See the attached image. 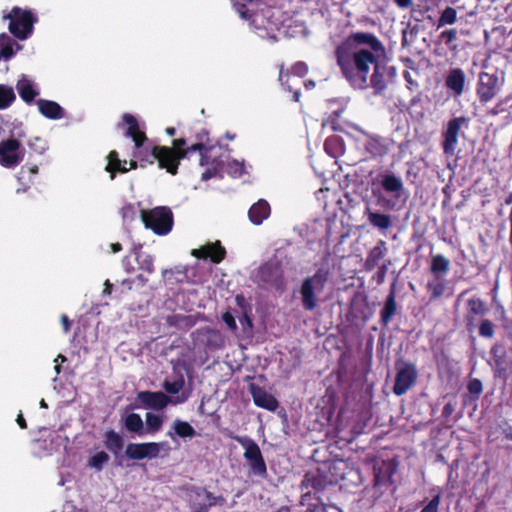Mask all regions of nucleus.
<instances>
[{
    "instance_id": "obj_52",
    "label": "nucleus",
    "mask_w": 512,
    "mask_h": 512,
    "mask_svg": "<svg viewBox=\"0 0 512 512\" xmlns=\"http://www.w3.org/2000/svg\"><path fill=\"white\" fill-rule=\"evenodd\" d=\"M291 73L298 77H304L308 73V66L302 61L297 62L292 66Z\"/></svg>"
},
{
    "instance_id": "obj_7",
    "label": "nucleus",
    "mask_w": 512,
    "mask_h": 512,
    "mask_svg": "<svg viewBox=\"0 0 512 512\" xmlns=\"http://www.w3.org/2000/svg\"><path fill=\"white\" fill-rule=\"evenodd\" d=\"M396 377L393 393L397 396L405 394L416 382L418 371L415 364L398 360L395 363Z\"/></svg>"
},
{
    "instance_id": "obj_33",
    "label": "nucleus",
    "mask_w": 512,
    "mask_h": 512,
    "mask_svg": "<svg viewBox=\"0 0 512 512\" xmlns=\"http://www.w3.org/2000/svg\"><path fill=\"white\" fill-rule=\"evenodd\" d=\"M396 300H395V292L391 290L386 301L385 305L381 311V321L383 324H388L391 318L396 313Z\"/></svg>"
},
{
    "instance_id": "obj_49",
    "label": "nucleus",
    "mask_w": 512,
    "mask_h": 512,
    "mask_svg": "<svg viewBox=\"0 0 512 512\" xmlns=\"http://www.w3.org/2000/svg\"><path fill=\"white\" fill-rule=\"evenodd\" d=\"M494 327V324L490 320H482L479 326L480 336L485 338H492L494 336Z\"/></svg>"
},
{
    "instance_id": "obj_21",
    "label": "nucleus",
    "mask_w": 512,
    "mask_h": 512,
    "mask_svg": "<svg viewBox=\"0 0 512 512\" xmlns=\"http://www.w3.org/2000/svg\"><path fill=\"white\" fill-rule=\"evenodd\" d=\"M320 278V270H317L312 278H307L304 280L301 288L303 306L307 310H312L316 306L314 288L312 285L313 281H316Z\"/></svg>"
},
{
    "instance_id": "obj_3",
    "label": "nucleus",
    "mask_w": 512,
    "mask_h": 512,
    "mask_svg": "<svg viewBox=\"0 0 512 512\" xmlns=\"http://www.w3.org/2000/svg\"><path fill=\"white\" fill-rule=\"evenodd\" d=\"M244 449L243 457L246 460L252 475L266 479L268 477L267 465L257 442L249 436H232Z\"/></svg>"
},
{
    "instance_id": "obj_32",
    "label": "nucleus",
    "mask_w": 512,
    "mask_h": 512,
    "mask_svg": "<svg viewBox=\"0 0 512 512\" xmlns=\"http://www.w3.org/2000/svg\"><path fill=\"white\" fill-rule=\"evenodd\" d=\"M449 267L450 262L443 255L439 254L432 257L430 270L437 278L444 276Z\"/></svg>"
},
{
    "instance_id": "obj_27",
    "label": "nucleus",
    "mask_w": 512,
    "mask_h": 512,
    "mask_svg": "<svg viewBox=\"0 0 512 512\" xmlns=\"http://www.w3.org/2000/svg\"><path fill=\"white\" fill-rule=\"evenodd\" d=\"M195 315L173 314L167 318V323L171 327H175L182 331H188L197 323Z\"/></svg>"
},
{
    "instance_id": "obj_51",
    "label": "nucleus",
    "mask_w": 512,
    "mask_h": 512,
    "mask_svg": "<svg viewBox=\"0 0 512 512\" xmlns=\"http://www.w3.org/2000/svg\"><path fill=\"white\" fill-rule=\"evenodd\" d=\"M467 389L470 394L475 396V399H478L483 390L482 382L479 379H471L467 385Z\"/></svg>"
},
{
    "instance_id": "obj_20",
    "label": "nucleus",
    "mask_w": 512,
    "mask_h": 512,
    "mask_svg": "<svg viewBox=\"0 0 512 512\" xmlns=\"http://www.w3.org/2000/svg\"><path fill=\"white\" fill-rule=\"evenodd\" d=\"M270 212L269 203L264 199H260L250 207L248 217L254 225H260L270 216Z\"/></svg>"
},
{
    "instance_id": "obj_57",
    "label": "nucleus",
    "mask_w": 512,
    "mask_h": 512,
    "mask_svg": "<svg viewBox=\"0 0 512 512\" xmlns=\"http://www.w3.org/2000/svg\"><path fill=\"white\" fill-rule=\"evenodd\" d=\"M21 173L25 174L28 173L30 175H36L38 173V166L36 164L32 163H26L21 167Z\"/></svg>"
},
{
    "instance_id": "obj_41",
    "label": "nucleus",
    "mask_w": 512,
    "mask_h": 512,
    "mask_svg": "<svg viewBox=\"0 0 512 512\" xmlns=\"http://www.w3.org/2000/svg\"><path fill=\"white\" fill-rule=\"evenodd\" d=\"M108 164L106 166V171L110 173V178L113 180L116 176V173L121 165V160L119 159L118 152L112 150L108 154Z\"/></svg>"
},
{
    "instance_id": "obj_35",
    "label": "nucleus",
    "mask_w": 512,
    "mask_h": 512,
    "mask_svg": "<svg viewBox=\"0 0 512 512\" xmlns=\"http://www.w3.org/2000/svg\"><path fill=\"white\" fill-rule=\"evenodd\" d=\"M136 261L140 270L152 274L155 271L154 257L150 254L137 252Z\"/></svg>"
},
{
    "instance_id": "obj_59",
    "label": "nucleus",
    "mask_w": 512,
    "mask_h": 512,
    "mask_svg": "<svg viewBox=\"0 0 512 512\" xmlns=\"http://www.w3.org/2000/svg\"><path fill=\"white\" fill-rule=\"evenodd\" d=\"M454 410H455V406L453 403H451V402L446 403L442 410L443 417H446V418L450 417L453 414Z\"/></svg>"
},
{
    "instance_id": "obj_38",
    "label": "nucleus",
    "mask_w": 512,
    "mask_h": 512,
    "mask_svg": "<svg viewBox=\"0 0 512 512\" xmlns=\"http://www.w3.org/2000/svg\"><path fill=\"white\" fill-rule=\"evenodd\" d=\"M279 277L278 268L272 265H264L259 270V278L262 282L272 284Z\"/></svg>"
},
{
    "instance_id": "obj_48",
    "label": "nucleus",
    "mask_w": 512,
    "mask_h": 512,
    "mask_svg": "<svg viewBox=\"0 0 512 512\" xmlns=\"http://www.w3.org/2000/svg\"><path fill=\"white\" fill-rule=\"evenodd\" d=\"M121 216L124 222H132L136 219L137 210L131 203L124 205L121 208Z\"/></svg>"
},
{
    "instance_id": "obj_53",
    "label": "nucleus",
    "mask_w": 512,
    "mask_h": 512,
    "mask_svg": "<svg viewBox=\"0 0 512 512\" xmlns=\"http://www.w3.org/2000/svg\"><path fill=\"white\" fill-rule=\"evenodd\" d=\"M440 494H437L432 500L421 510V512H438L440 504Z\"/></svg>"
},
{
    "instance_id": "obj_12",
    "label": "nucleus",
    "mask_w": 512,
    "mask_h": 512,
    "mask_svg": "<svg viewBox=\"0 0 512 512\" xmlns=\"http://www.w3.org/2000/svg\"><path fill=\"white\" fill-rule=\"evenodd\" d=\"M491 355L495 367V375L506 377L508 370L512 368V359L507 355L505 347L501 344H494L491 348Z\"/></svg>"
},
{
    "instance_id": "obj_46",
    "label": "nucleus",
    "mask_w": 512,
    "mask_h": 512,
    "mask_svg": "<svg viewBox=\"0 0 512 512\" xmlns=\"http://www.w3.org/2000/svg\"><path fill=\"white\" fill-rule=\"evenodd\" d=\"M204 494L206 499L209 500L208 505H204L201 507V510L207 511L209 507L216 506V505H224L226 502V499L222 495L215 496L212 492L208 490H204Z\"/></svg>"
},
{
    "instance_id": "obj_60",
    "label": "nucleus",
    "mask_w": 512,
    "mask_h": 512,
    "mask_svg": "<svg viewBox=\"0 0 512 512\" xmlns=\"http://www.w3.org/2000/svg\"><path fill=\"white\" fill-rule=\"evenodd\" d=\"M61 324L63 326V330L65 333L69 332L71 329V321L66 314H62L60 317Z\"/></svg>"
},
{
    "instance_id": "obj_15",
    "label": "nucleus",
    "mask_w": 512,
    "mask_h": 512,
    "mask_svg": "<svg viewBox=\"0 0 512 512\" xmlns=\"http://www.w3.org/2000/svg\"><path fill=\"white\" fill-rule=\"evenodd\" d=\"M191 255L198 259H210L213 263H220L226 256V250L219 241L207 244L199 249H193Z\"/></svg>"
},
{
    "instance_id": "obj_28",
    "label": "nucleus",
    "mask_w": 512,
    "mask_h": 512,
    "mask_svg": "<svg viewBox=\"0 0 512 512\" xmlns=\"http://www.w3.org/2000/svg\"><path fill=\"white\" fill-rule=\"evenodd\" d=\"M173 430L174 432L169 431L167 433V435L173 440L175 439L174 435L180 438H193L196 435L195 429L189 422L179 419H176L173 422Z\"/></svg>"
},
{
    "instance_id": "obj_25",
    "label": "nucleus",
    "mask_w": 512,
    "mask_h": 512,
    "mask_svg": "<svg viewBox=\"0 0 512 512\" xmlns=\"http://www.w3.org/2000/svg\"><path fill=\"white\" fill-rule=\"evenodd\" d=\"M388 249L384 240H379L375 247H373L367 255L365 260V269L367 271L373 270L378 266L379 261L386 255Z\"/></svg>"
},
{
    "instance_id": "obj_8",
    "label": "nucleus",
    "mask_w": 512,
    "mask_h": 512,
    "mask_svg": "<svg viewBox=\"0 0 512 512\" xmlns=\"http://www.w3.org/2000/svg\"><path fill=\"white\" fill-rule=\"evenodd\" d=\"M503 83L504 78H499L496 74L479 73L476 91L480 102L487 103L491 101L497 95Z\"/></svg>"
},
{
    "instance_id": "obj_11",
    "label": "nucleus",
    "mask_w": 512,
    "mask_h": 512,
    "mask_svg": "<svg viewBox=\"0 0 512 512\" xmlns=\"http://www.w3.org/2000/svg\"><path fill=\"white\" fill-rule=\"evenodd\" d=\"M196 143L191 145H187L186 149L183 150L186 153V157L192 152H199L200 160L199 164L201 166H205L210 164V158L212 155V151L214 150V146L209 144V134L205 129H202L199 133L196 134Z\"/></svg>"
},
{
    "instance_id": "obj_14",
    "label": "nucleus",
    "mask_w": 512,
    "mask_h": 512,
    "mask_svg": "<svg viewBox=\"0 0 512 512\" xmlns=\"http://www.w3.org/2000/svg\"><path fill=\"white\" fill-rule=\"evenodd\" d=\"M137 400H139L145 408L154 410H162L170 402V398L161 391H140L137 394Z\"/></svg>"
},
{
    "instance_id": "obj_45",
    "label": "nucleus",
    "mask_w": 512,
    "mask_h": 512,
    "mask_svg": "<svg viewBox=\"0 0 512 512\" xmlns=\"http://www.w3.org/2000/svg\"><path fill=\"white\" fill-rule=\"evenodd\" d=\"M255 0H234L235 6H238V11L242 18L250 19L253 15V12L247 8L248 5L254 6Z\"/></svg>"
},
{
    "instance_id": "obj_62",
    "label": "nucleus",
    "mask_w": 512,
    "mask_h": 512,
    "mask_svg": "<svg viewBox=\"0 0 512 512\" xmlns=\"http://www.w3.org/2000/svg\"><path fill=\"white\" fill-rule=\"evenodd\" d=\"M378 201L383 207L388 209H392L395 206V203L393 201L386 199L383 195H380L378 197Z\"/></svg>"
},
{
    "instance_id": "obj_1",
    "label": "nucleus",
    "mask_w": 512,
    "mask_h": 512,
    "mask_svg": "<svg viewBox=\"0 0 512 512\" xmlns=\"http://www.w3.org/2000/svg\"><path fill=\"white\" fill-rule=\"evenodd\" d=\"M384 53L380 40L366 32L351 34L336 50L337 62L350 84L358 89L371 86L375 94L385 90L393 76L394 68L379 62Z\"/></svg>"
},
{
    "instance_id": "obj_36",
    "label": "nucleus",
    "mask_w": 512,
    "mask_h": 512,
    "mask_svg": "<svg viewBox=\"0 0 512 512\" xmlns=\"http://www.w3.org/2000/svg\"><path fill=\"white\" fill-rule=\"evenodd\" d=\"M29 158L33 155H43L48 149L47 141L39 136L33 137L28 141Z\"/></svg>"
},
{
    "instance_id": "obj_16",
    "label": "nucleus",
    "mask_w": 512,
    "mask_h": 512,
    "mask_svg": "<svg viewBox=\"0 0 512 512\" xmlns=\"http://www.w3.org/2000/svg\"><path fill=\"white\" fill-rule=\"evenodd\" d=\"M289 13V11L282 12L279 8L267 9L262 15L264 28L268 31L279 29L289 19Z\"/></svg>"
},
{
    "instance_id": "obj_43",
    "label": "nucleus",
    "mask_w": 512,
    "mask_h": 512,
    "mask_svg": "<svg viewBox=\"0 0 512 512\" xmlns=\"http://www.w3.org/2000/svg\"><path fill=\"white\" fill-rule=\"evenodd\" d=\"M162 425H163V419L161 416L153 414V413L146 414L147 432L156 433L161 429Z\"/></svg>"
},
{
    "instance_id": "obj_56",
    "label": "nucleus",
    "mask_w": 512,
    "mask_h": 512,
    "mask_svg": "<svg viewBox=\"0 0 512 512\" xmlns=\"http://www.w3.org/2000/svg\"><path fill=\"white\" fill-rule=\"evenodd\" d=\"M187 147V140L185 138L174 139L172 141L173 150L178 154L180 150H185Z\"/></svg>"
},
{
    "instance_id": "obj_37",
    "label": "nucleus",
    "mask_w": 512,
    "mask_h": 512,
    "mask_svg": "<svg viewBox=\"0 0 512 512\" xmlns=\"http://www.w3.org/2000/svg\"><path fill=\"white\" fill-rule=\"evenodd\" d=\"M301 485L303 488L307 489L311 487L316 496L318 492H320V469L317 468V474L311 472L306 473Z\"/></svg>"
},
{
    "instance_id": "obj_24",
    "label": "nucleus",
    "mask_w": 512,
    "mask_h": 512,
    "mask_svg": "<svg viewBox=\"0 0 512 512\" xmlns=\"http://www.w3.org/2000/svg\"><path fill=\"white\" fill-rule=\"evenodd\" d=\"M104 446L118 459L123 447L124 439L113 429H109L104 434Z\"/></svg>"
},
{
    "instance_id": "obj_26",
    "label": "nucleus",
    "mask_w": 512,
    "mask_h": 512,
    "mask_svg": "<svg viewBox=\"0 0 512 512\" xmlns=\"http://www.w3.org/2000/svg\"><path fill=\"white\" fill-rule=\"evenodd\" d=\"M465 85V73L460 68L449 71L446 78V86L454 92L455 95H461Z\"/></svg>"
},
{
    "instance_id": "obj_44",
    "label": "nucleus",
    "mask_w": 512,
    "mask_h": 512,
    "mask_svg": "<svg viewBox=\"0 0 512 512\" xmlns=\"http://www.w3.org/2000/svg\"><path fill=\"white\" fill-rule=\"evenodd\" d=\"M110 457L105 451H100L94 454L89 459V465L92 468L100 471L103 469V466L109 461Z\"/></svg>"
},
{
    "instance_id": "obj_4",
    "label": "nucleus",
    "mask_w": 512,
    "mask_h": 512,
    "mask_svg": "<svg viewBox=\"0 0 512 512\" xmlns=\"http://www.w3.org/2000/svg\"><path fill=\"white\" fill-rule=\"evenodd\" d=\"M140 217L145 228L152 230L157 235H167L173 228L174 218L169 207L158 206L150 210L141 209Z\"/></svg>"
},
{
    "instance_id": "obj_5",
    "label": "nucleus",
    "mask_w": 512,
    "mask_h": 512,
    "mask_svg": "<svg viewBox=\"0 0 512 512\" xmlns=\"http://www.w3.org/2000/svg\"><path fill=\"white\" fill-rule=\"evenodd\" d=\"M26 137L24 130L13 133L11 138L0 141V164L5 168L19 165L25 157V149L21 139Z\"/></svg>"
},
{
    "instance_id": "obj_18",
    "label": "nucleus",
    "mask_w": 512,
    "mask_h": 512,
    "mask_svg": "<svg viewBox=\"0 0 512 512\" xmlns=\"http://www.w3.org/2000/svg\"><path fill=\"white\" fill-rule=\"evenodd\" d=\"M123 122L128 125L125 135L130 137L137 147L147 141L146 134L140 130L138 121L132 114H124Z\"/></svg>"
},
{
    "instance_id": "obj_47",
    "label": "nucleus",
    "mask_w": 512,
    "mask_h": 512,
    "mask_svg": "<svg viewBox=\"0 0 512 512\" xmlns=\"http://www.w3.org/2000/svg\"><path fill=\"white\" fill-rule=\"evenodd\" d=\"M185 382L183 378L175 381H165L163 384L164 389L170 394H178L184 387Z\"/></svg>"
},
{
    "instance_id": "obj_63",
    "label": "nucleus",
    "mask_w": 512,
    "mask_h": 512,
    "mask_svg": "<svg viewBox=\"0 0 512 512\" xmlns=\"http://www.w3.org/2000/svg\"><path fill=\"white\" fill-rule=\"evenodd\" d=\"M233 165H234V173H237L238 175H242L245 173V166L243 163L234 161Z\"/></svg>"
},
{
    "instance_id": "obj_23",
    "label": "nucleus",
    "mask_w": 512,
    "mask_h": 512,
    "mask_svg": "<svg viewBox=\"0 0 512 512\" xmlns=\"http://www.w3.org/2000/svg\"><path fill=\"white\" fill-rule=\"evenodd\" d=\"M365 215L370 225L381 231H385L392 226L391 216L372 210L369 206L365 209Z\"/></svg>"
},
{
    "instance_id": "obj_6",
    "label": "nucleus",
    "mask_w": 512,
    "mask_h": 512,
    "mask_svg": "<svg viewBox=\"0 0 512 512\" xmlns=\"http://www.w3.org/2000/svg\"><path fill=\"white\" fill-rule=\"evenodd\" d=\"M145 158L148 164L158 163L160 169H165L171 175H176L182 159L186 158V153L180 151L178 154L168 146L153 145L150 154Z\"/></svg>"
},
{
    "instance_id": "obj_29",
    "label": "nucleus",
    "mask_w": 512,
    "mask_h": 512,
    "mask_svg": "<svg viewBox=\"0 0 512 512\" xmlns=\"http://www.w3.org/2000/svg\"><path fill=\"white\" fill-rule=\"evenodd\" d=\"M16 89L21 99L26 103H32L38 92L34 89L30 80L26 77H22L16 84Z\"/></svg>"
},
{
    "instance_id": "obj_50",
    "label": "nucleus",
    "mask_w": 512,
    "mask_h": 512,
    "mask_svg": "<svg viewBox=\"0 0 512 512\" xmlns=\"http://www.w3.org/2000/svg\"><path fill=\"white\" fill-rule=\"evenodd\" d=\"M152 146H145L144 143L141 144V146L137 147L135 145V151L133 153V156L138 159L141 163L148 164V161L145 158H148L147 156L150 154Z\"/></svg>"
},
{
    "instance_id": "obj_19",
    "label": "nucleus",
    "mask_w": 512,
    "mask_h": 512,
    "mask_svg": "<svg viewBox=\"0 0 512 512\" xmlns=\"http://www.w3.org/2000/svg\"><path fill=\"white\" fill-rule=\"evenodd\" d=\"M467 305L468 311L465 317L466 326L468 331H473V329L476 327V317L484 315L487 309L484 302L479 298L469 299Z\"/></svg>"
},
{
    "instance_id": "obj_58",
    "label": "nucleus",
    "mask_w": 512,
    "mask_h": 512,
    "mask_svg": "<svg viewBox=\"0 0 512 512\" xmlns=\"http://www.w3.org/2000/svg\"><path fill=\"white\" fill-rule=\"evenodd\" d=\"M387 270H388V265L387 264H383L379 267L378 269V272H377V280H378V283H383L384 280H385V277H386V273H387Z\"/></svg>"
},
{
    "instance_id": "obj_54",
    "label": "nucleus",
    "mask_w": 512,
    "mask_h": 512,
    "mask_svg": "<svg viewBox=\"0 0 512 512\" xmlns=\"http://www.w3.org/2000/svg\"><path fill=\"white\" fill-rule=\"evenodd\" d=\"M222 320L228 326V328L231 331H236L237 330L236 320H235L234 316L230 312L223 313L222 314Z\"/></svg>"
},
{
    "instance_id": "obj_34",
    "label": "nucleus",
    "mask_w": 512,
    "mask_h": 512,
    "mask_svg": "<svg viewBox=\"0 0 512 512\" xmlns=\"http://www.w3.org/2000/svg\"><path fill=\"white\" fill-rule=\"evenodd\" d=\"M14 44V40L11 37H9L6 33L0 34V60H8L14 56Z\"/></svg>"
},
{
    "instance_id": "obj_61",
    "label": "nucleus",
    "mask_w": 512,
    "mask_h": 512,
    "mask_svg": "<svg viewBox=\"0 0 512 512\" xmlns=\"http://www.w3.org/2000/svg\"><path fill=\"white\" fill-rule=\"evenodd\" d=\"M289 79V70H284V65L282 64L280 66V70H279V81L281 82L282 85H285L286 82L288 81Z\"/></svg>"
},
{
    "instance_id": "obj_39",
    "label": "nucleus",
    "mask_w": 512,
    "mask_h": 512,
    "mask_svg": "<svg viewBox=\"0 0 512 512\" xmlns=\"http://www.w3.org/2000/svg\"><path fill=\"white\" fill-rule=\"evenodd\" d=\"M16 96L11 87L0 84V110L6 109L15 101Z\"/></svg>"
},
{
    "instance_id": "obj_30",
    "label": "nucleus",
    "mask_w": 512,
    "mask_h": 512,
    "mask_svg": "<svg viewBox=\"0 0 512 512\" xmlns=\"http://www.w3.org/2000/svg\"><path fill=\"white\" fill-rule=\"evenodd\" d=\"M124 427L131 433L142 436L146 433L141 416L137 413H129L125 416Z\"/></svg>"
},
{
    "instance_id": "obj_55",
    "label": "nucleus",
    "mask_w": 512,
    "mask_h": 512,
    "mask_svg": "<svg viewBox=\"0 0 512 512\" xmlns=\"http://www.w3.org/2000/svg\"><path fill=\"white\" fill-rule=\"evenodd\" d=\"M440 37L445 40L446 44H450L457 37V31L455 29L445 30L441 33Z\"/></svg>"
},
{
    "instance_id": "obj_40",
    "label": "nucleus",
    "mask_w": 512,
    "mask_h": 512,
    "mask_svg": "<svg viewBox=\"0 0 512 512\" xmlns=\"http://www.w3.org/2000/svg\"><path fill=\"white\" fill-rule=\"evenodd\" d=\"M207 166L209 167L202 173V180H209L217 176V174L222 169L223 161L211 155L210 164H208Z\"/></svg>"
},
{
    "instance_id": "obj_2",
    "label": "nucleus",
    "mask_w": 512,
    "mask_h": 512,
    "mask_svg": "<svg viewBox=\"0 0 512 512\" xmlns=\"http://www.w3.org/2000/svg\"><path fill=\"white\" fill-rule=\"evenodd\" d=\"M3 20H9L8 30L15 38L26 40L32 35L38 18L32 10L14 6L3 15Z\"/></svg>"
},
{
    "instance_id": "obj_10",
    "label": "nucleus",
    "mask_w": 512,
    "mask_h": 512,
    "mask_svg": "<svg viewBox=\"0 0 512 512\" xmlns=\"http://www.w3.org/2000/svg\"><path fill=\"white\" fill-rule=\"evenodd\" d=\"M162 445L163 443L158 442L129 443L125 449V456L136 461L157 458Z\"/></svg>"
},
{
    "instance_id": "obj_17",
    "label": "nucleus",
    "mask_w": 512,
    "mask_h": 512,
    "mask_svg": "<svg viewBox=\"0 0 512 512\" xmlns=\"http://www.w3.org/2000/svg\"><path fill=\"white\" fill-rule=\"evenodd\" d=\"M254 404L257 407L275 411L279 405L277 399L260 387H252L251 390Z\"/></svg>"
},
{
    "instance_id": "obj_42",
    "label": "nucleus",
    "mask_w": 512,
    "mask_h": 512,
    "mask_svg": "<svg viewBox=\"0 0 512 512\" xmlns=\"http://www.w3.org/2000/svg\"><path fill=\"white\" fill-rule=\"evenodd\" d=\"M456 20H457L456 10L452 7H446L438 19L437 27L440 28L444 25L454 24L456 22Z\"/></svg>"
},
{
    "instance_id": "obj_9",
    "label": "nucleus",
    "mask_w": 512,
    "mask_h": 512,
    "mask_svg": "<svg viewBox=\"0 0 512 512\" xmlns=\"http://www.w3.org/2000/svg\"><path fill=\"white\" fill-rule=\"evenodd\" d=\"M467 122L468 120L465 117H457L448 121L446 129L442 133V148L444 154L449 156H453L455 154L460 130L463 125L467 124Z\"/></svg>"
},
{
    "instance_id": "obj_31",
    "label": "nucleus",
    "mask_w": 512,
    "mask_h": 512,
    "mask_svg": "<svg viewBox=\"0 0 512 512\" xmlns=\"http://www.w3.org/2000/svg\"><path fill=\"white\" fill-rule=\"evenodd\" d=\"M199 334L205 337V345L208 348H221L223 346V338L221 333L215 329L204 328L198 330Z\"/></svg>"
},
{
    "instance_id": "obj_13",
    "label": "nucleus",
    "mask_w": 512,
    "mask_h": 512,
    "mask_svg": "<svg viewBox=\"0 0 512 512\" xmlns=\"http://www.w3.org/2000/svg\"><path fill=\"white\" fill-rule=\"evenodd\" d=\"M379 182L386 193L394 199H400L404 194V184L400 177L392 172H384L379 175Z\"/></svg>"
},
{
    "instance_id": "obj_64",
    "label": "nucleus",
    "mask_w": 512,
    "mask_h": 512,
    "mask_svg": "<svg viewBox=\"0 0 512 512\" xmlns=\"http://www.w3.org/2000/svg\"><path fill=\"white\" fill-rule=\"evenodd\" d=\"M322 512H342V511L334 505H328V506L322 505Z\"/></svg>"
},
{
    "instance_id": "obj_22",
    "label": "nucleus",
    "mask_w": 512,
    "mask_h": 512,
    "mask_svg": "<svg viewBox=\"0 0 512 512\" xmlns=\"http://www.w3.org/2000/svg\"><path fill=\"white\" fill-rule=\"evenodd\" d=\"M37 105L39 112L48 119L58 120L64 116L63 108L55 101L39 99Z\"/></svg>"
}]
</instances>
